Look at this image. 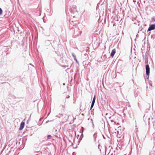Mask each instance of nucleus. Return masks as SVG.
Segmentation results:
<instances>
[{
    "label": "nucleus",
    "instance_id": "obj_1",
    "mask_svg": "<svg viewBox=\"0 0 155 155\" xmlns=\"http://www.w3.org/2000/svg\"><path fill=\"white\" fill-rule=\"evenodd\" d=\"M146 73L147 75H149L150 73V68L149 65L147 64L146 67Z\"/></svg>",
    "mask_w": 155,
    "mask_h": 155
},
{
    "label": "nucleus",
    "instance_id": "obj_3",
    "mask_svg": "<svg viewBox=\"0 0 155 155\" xmlns=\"http://www.w3.org/2000/svg\"><path fill=\"white\" fill-rule=\"evenodd\" d=\"M25 125V123L24 122H22L20 125V127L19 128V130H21L24 128Z\"/></svg>",
    "mask_w": 155,
    "mask_h": 155
},
{
    "label": "nucleus",
    "instance_id": "obj_2",
    "mask_svg": "<svg viewBox=\"0 0 155 155\" xmlns=\"http://www.w3.org/2000/svg\"><path fill=\"white\" fill-rule=\"evenodd\" d=\"M155 29V24H153L150 25L147 31H150Z\"/></svg>",
    "mask_w": 155,
    "mask_h": 155
},
{
    "label": "nucleus",
    "instance_id": "obj_10",
    "mask_svg": "<svg viewBox=\"0 0 155 155\" xmlns=\"http://www.w3.org/2000/svg\"><path fill=\"white\" fill-rule=\"evenodd\" d=\"M57 117H58V118H60L61 117L60 116H57Z\"/></svg>",
    "mask_w": 155,
    "mask_h": 155
},
{
    "label": "nucleus",
    "instance_id": "obj_6",
    "mask_svg": "<svg viewBox=\"0 0 155 155\" xmlns=\"http://www.w3.org/2000/svg\"><path fill=\"white\" fill-rule=\"evenodd\" d=\"M96 96L95 95L93 98L91 107H93L95 101Z\"/></svg>",
    "mask_w": 155,
    "mask_h": 155
},
{
    "label": "nucleus",
    "instance_id": "obj_8",
    "mask_svg": "<svg viewBox=\"0 0 155 155\" xmlns=\"http://www.w3.org/2000/svg\"><path fill=\"white\" fill-rule=\"evenodd\" d=\"M2 10L1 9V8H0V15H1L2 14Z\"/></svg>",
    "mask_w": 155,
    "mask_h": 155
},
{
    "label": "nucleus",
    "instance_id": "obj_9",
    "mask_svg": "<svg viewBox=\"0 0 155 155\" xmlns=\"http://www.w3.org/2000/svg\"><path fill=\"white\" fill-rule=\"evenodd\" d=\"M51 137V135H48V138H49V137Z\"/></svg>",
    "mask_w": 155,
    "mask_h": 155
},
{
    "label": "nucleus",
    "instance_id": "obj_4",
    "mask_svg": "<svg viewBox=\"0 0 155 155\" xmlns=\"http://www.w3.org/2000/svg\"><path fill=\"white\" fill-rule=\"evenodd\" d=\"M116 51L115 49H114L112 50L110 54V56L112 58H113L114 55L116 53Z\"/></svg>",
    "mask_w": 155,
    "mask_h": 155
},
{
    "label": "nucleus",
    "instance_id": "obj_12",
    "mask_svg": "<svg viewBox=\"0 0 155 155\" xmlns=\"http://www.w3.org/2000/svg\"><path fill=\"white\" fill-rule=\"evenodd\" d=\"M65 83H63V85H65Z\"/></svg>",
    "mask_w": 155,
    "mask_h": 155
},
{
    "label": "nucleus",
    "instance_id": "obj_5",
    "mask_svg": "<svg viewBox=\"0 0 155 155\" xmlns=\"http://www.w3.org/2000/svg\"><path fill=\"white\" fill-rule=\"evenodd\" d=\"M122 136V134L121 132H119L118 131H117V137L118 138H120Z\"/></svg>",
    "mask_w": 155,
    "mask_h": 155
},
{
    "label": "nucleus",
    "instance_id": "obj_11",
    "mask_svg": "<svg viewBox=\"0 0 155 155\" xmlns=\"http://www.w3.org/2000/svg\"><path fill=\"white\" fill-rule=\"evenodd\" d=\"M92 107H91V108H90V110H91L92 109Z\"/></svg>",
    "mask_w": 155,
    "mask_h": 155
},
{
    "label": "nucleus",
    "instance_id": "obj_7",
    "mask_svg": "<svg viewBox=\"0 0 155 155\" xmlns=\"http://www.w3.org/2000/svg\"><path fill=\"white\" fill-rule=\"evenodd\" d=\"M72 55L73 56V57L74 58V60L76 61L77 62V59H76V56L74 54H72Z\"/></svg>",
    "mask_w": 155,
    "mask_h": 155
}]
</instances>
